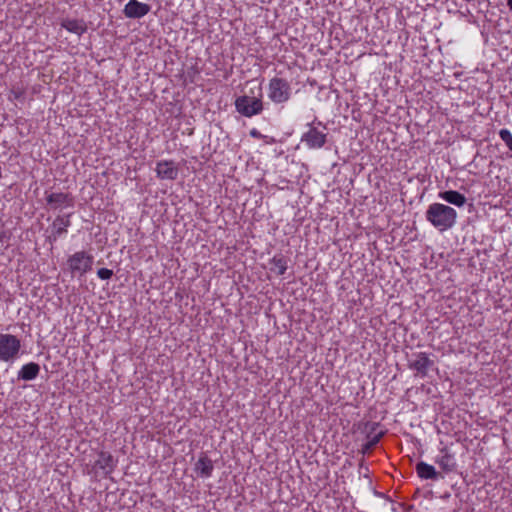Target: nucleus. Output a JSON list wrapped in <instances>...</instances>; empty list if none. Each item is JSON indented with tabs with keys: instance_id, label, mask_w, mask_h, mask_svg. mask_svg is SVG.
<instances>
[{
	"instance_id": "nucleus-1",
	"label": "nucleus",
	"mask_w": 512,
	"mask_h": 512,
	"mask_svg": "<svg viewBox=\"0 0 512 512\" xmlns=\"http://www.w3.org/2000/svg\"><path fill=\"white\" fill-rule=\"evenodd\" d=\"M248 84H252L254 87L250 88V94H244L236 98L235 108L241 115L253 117L260 114L264 109L262 87L260 84H256L255 80L249 81Z\"/></svg>"
},
{
	"instance_id": "nucleus-2",
	"label": "nucleus",
	"mask_w": 512,
	"mask_h": 512,
	"mask_svg": "<svg viewBox=\"0 0 512 512\" xmlns=\"http://www.w3.org/2000/svg\"><path fill=\"white\" fill-rule=\"evenodd\" d=\"M425 217L437 230L446 231L456 224L457 212L448 205L432 203L428 206Z\"/></svg>"
},
{
	"instance_id": "nucleus-3",
	"label": "nucleus",
	"mask_w": 512,
	"mask_h": 512,
	"mask_svg": "<svg viewBox=\"0 0 512 512\" xmlns=\"http://www.w3.org/2000/svg\"><path fill=\"white\" fill-rule=\"evenodd\" d=\"M93 262V255L85 251L75 252L67 259V265L70 273L72 275L78 274L79 276H83L87 272L91 271Z\"/></svg>"
},
{
	"instance_id": "nucleus-4",
	"label": "nucleus",
	"mask_w": 512,
	"mask_h": 512,
	"mask_svg": "<svg viewBox=\"0 0 512 512\" xmlns=\"http://www.w3.org/2000/svg\"><path fill=\"white\" fill-rule=\"evenodd\" d=\"M291 97V86L284 78L274 77L268 85V98L276 104L287 102Z\"/></svg>"
},
{
	"instance_id": "nucleus-5",
	"label": "nucleus",
	"mask_w": 512,
	"mask_h": 512,
	"mask_svg": "<svg viewBox=\"0 0 512 512\" xmlns=\"http://www.w3.org/2000/svg\"><path fill=\"white\" fill-rule=\"evenodd\" d=\"M21 350L20 339L13 334L0 333V360L10 362L15 360Z\"/></svg>"
},
{
	"instance_id": "nucleus-6",
	"label": "nucleus",
	"mask_w": 512,
	"mask_h": 512,
	"mask_svg": "<svg viewBox=\"0 0 512 512\" xmlns=\"http://www.w3.org/2000/svg\"><path fill=\"white\" fill-rule=\"evenodd\" d=\"M308 127V131L301 136V142L309 149L322 148L327 142V133L324 132L326 127H323V130H319L317 127H314L312 123L308 124Z\"/></svg>"
},
{
	"instance_id": "nucleus-7",
	"label": "nucleus",
	"mask_w": 512,
	"mask_h": 512,
	"mask_svg": "<svg viewBox=\"0 0 512 512\" xmlns=\"http://www.w3.org/2000/svg\"><path fill=\"white\" fill-rule=\"evenodd\" d=\"M380 424L378 422H366L364 424V432H366L367 442L362 445L361 453L368 454L378 444L380 439L385 435V431L379 430Z\"/></svg>"
},
{
	"instance_id": "nucleus-8",
	"label": "nucleus",
	"mask_w": 512,
	"mask_h": 512,
	"mask_svg": "<svg viewBox=\"0 0 512 512\" xmlns=\"http://www.w3.org/2000/svg\"><path fill=\"white\" fill-rule=\"evenodd\" d=\"M433 366L434 361L425 352L413 354L408 362V367L421 377L427 376L428 370Z\"/></svg>"
},
{
	"instance_id": "nucleus-9",
	"label": "nucleus",
	"mask_w": 512,
	"mask_h": 512,
	"mask_svg": "<svg viewBox=\"0 0 512 512\" xmlns=\"http://www.w3.org/2000/svg\"><path fill=\"white\" fill-rule=\"evenodd\" d=\"M45 194L47 205L53 210L72 208L75 205V199L70 193L52 192L48 194L46 192Z\"/></svg>"
},
{
	"instance_id": "nucleus-10",
	"label": "nucleus",
	"mask_w": 512,
	"mask_h": 512,
	"mask_svg": "<svg viewBox=\"0 0 512 512\" xmlns=\"http://www.w3.org/2000/svg\"><path fill=\"white\" fill-rule=\"evenodd\" d=\"M71 214L58 215L52 225L51 232L48 236L49 241L56 242L62 235L67 233L68 227L71 225Z\"/></svg>"
},
{
	"instance_id": "nucleus-11",
	"label": "nucleus",
	"mask_w": 512,
	"mask_h": 512,
	"mask_svg": "<svg viewBox=\"0 0 512 512\" xmlns=\"http://www.w3.org/2000/svg\"><path fill=\"white\" fill-rule=\"evenodd\" d=\"M150 10V5L146 3H141L138 0H129L124 7L123 13L127 18L140 19L147 15Z\"/></svg>"
},
{
	"instance_id": "nucleus-12",
	"label": "nucleus",
	"mask_w": 512,
	"mask_h": 512,
	"mask_svg": "<svg viewBox=\"0 0 512 512\" xmlns=\"http://www.w3.org/2000/svg\"><path fill=\"white\" fill-rule=\"evenodd\" d=\"M155 172L157 177L161 180H175L178 176V168L172 160L157 162Z\"/></svg>"
},
{
	"instance_id": "nucleus-13",
	"label": "nucleus",
	"mask_w": 512,
	"mask_h": 512,
	"mask_svg": "<svg viewBox=\"0 0 512 512\" xmlns=\"http://www.w3.org/2000/svg\"><path fill=\"white\" fill-rule=\"evenodd\" d=\"M435 463L446 473L453 472L457 466L454 455L449 452L447 447L440 449V454L435 458Z\"/></svg>"
},
{
	"instance_id": "nucleus-14",
	"label": "nucleus",
	"mask_w": 512,
	"mask_h": 512,
	"mask_svg": "<svg viewBox=\"0 0 512 512\" xmlns=\"http://www.w3.org/2000/svg\"><path fill=\"white\" fill-rule=\"evenodd\" d=\"M439 197L445 202L452 204L456 207H463L467 202L466 197L455 190H447L440 192Z\"/></svg>"
},
{
	"instance_id": "nucleus-15",
	"label": "nucleus",
	"mask_w": 512,
	"mask_h": 512,
	"mask_svg": "<svg viewBox=\"0 0 512 512\" xmlns=\"http://www.w3.org/2000/svg\"><path fill=\"white\" fill-rule=\"evenodd\" d=\"M95 466L103 470L105 474H109L115 468L114 458L110 453L101 451L95 462Z\"/></svg>"
},
{
	"instance_id": "nucleus-16",
	"label": "nucleus",
	"mask_w": 512,
	"mask_h": 512,
	"mask_svg": "<svg viewBox=\"0 0 512 512\" xmlns=\"http://www.w3.org/2000/svg\"><path fill=\"white\" fill-rule=\"evenodd\" d=\"M214 466L213 462L206 455H202L199 457L198 461L195 464V471L201 477L208 478L212 475Z\"/></svg>"
},
{
	"instance_id": "nucleus-17",
	"label": "nucleus",
	"mask_w": 512,
	"mask_h": 512,
	"mask_svg": "<svg viewBox=\"0 0 512 512\" xmlns=\"http://www.w3.org/2000/svg\"><path fill=\"white\" fill-rule=\"evenodd\" d=\"M416 472L422 479L437 480L443 477L432 465L425 462H419L416 464Z\"/></svg>"
},
{
	"instance_id": "nucleus-18",
	"label": "nucleus",
	"mask_w": 512,
	"mask_h": 512,
	"mask_svg": "<svg viewBox=\"0 0 512 512\" xmlns=\"http://www.w3.org/2000/svg\"><path fill=\"white\" fill-rule=\"evenodd\" d=\"M61 26L65 28L67 31L82 35L87 31L86 23L83 20L78 19H63L61 22Z\"/></svg>"
},
{
	"instance_id": "nucleus-19",
	"label": "nucleus",
	"mask_w": 512,
	"mask_h": 512,
	"mask_svg": "<svg viewBox=\"0 0 512 512\" xmlns=\"http://www.w3.org/2000/svg\"><path fill=\"white\" fill-rule=\"evenodd\" d=\"M39 372V364L35 362H30L22 366V368L18 372V378L25 381H31L39 375Z\"/></svg>"
},
{
	"instance_id": "nucleus-20",
	"label": "nucleus",
	"mask_w": 512,
	"mask_h": 512,
	"mask_svg": "<svg viewBox=\"0 0 512 512\" xmlns=\"http://www.w3.org/2000/svg\"><path fill=\"white\" fill-rule=\"evenodd\" d=\"M271 271L277 275H283L287 270V259L283 255H275L271 261Z\"/></svg>"
},
{
	"instance_id": "nucleus-21",
	"label": "nucleus",
	"mask_w": 512,
	"mask_h": 512,
	"mask_svg": "<svg viewBox=\"0 0 512 512\" xmlns=\"http://www.w3.org/2000/svg\"><path fill=\"white\" fill-rule=\"evenodd\" d=\"M499 137L506 144L509 150L512 151V134L508 129H501L499 131Z\"/></svg>"
},
{
	"instance_id": "nucleus-22",
	"label": "nucleus",
	"mask_w": 512,
	"mask_h": 512,
	"mask_svg": "<svg viewBox=\"0 0 512 512\" xmlns=\"http://www.w3.org/2000/svg\"><path fill=\"white\" fill-rule=\"evenodd\" d=\"M97 276L102 280H108L113 276V271L108 268H100L97 271Z\"/></svg>"
},
{
	"instance_id": "nucleus-23",
	"label": "nucleus",
	"mask_w": 512,
	"mask_h": 512,
	"mask_svg": "<svg viewBox=\"0 0 512 512\" xmlns=\"http://www.w3.org/2000/svg\"><path fill=\"white\" fill-rule=\"evenodd\" d=\"M250 135L254 138H262L263 137V135L256 129H252L250 131Z\"/></svg>"
},
{
	"instance_id": "nucleus-24",
	"label": "nucleus",
	"mask_w": 512,
	"mask_h": 512,
	"mask_svg": "<svg viewBox=\"0 0 512 512\" xmlns=\"http://www.w3.org/2000/svg\"><path fill=\"white\" fill-rule=\"evenodd\" d=\"M11 94L14 96L15 99H18L22 96L23 92L20 90L12 89Z\"/></svg>"
},
{
	"instance_id": "nucleus-25",
	"label": "nucleus",
	"mask_w": 512,
	"mask_h": 512,
	"mask_svg": "<svg viewBox=\"0 0 512 512\" xmlns=\"http://www.w3.org/2000/svg\"><path fill=\"white\" fill-rule=\"evenodd\" d=\"M507 5H508L509 9L512 10V0H508Z\"/></svg>"
}]
</instances>
